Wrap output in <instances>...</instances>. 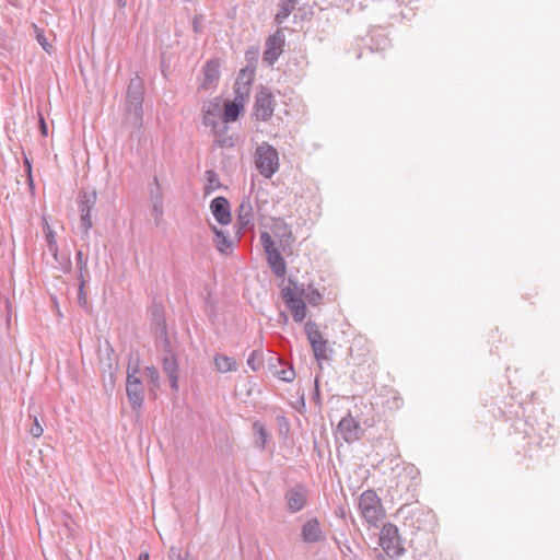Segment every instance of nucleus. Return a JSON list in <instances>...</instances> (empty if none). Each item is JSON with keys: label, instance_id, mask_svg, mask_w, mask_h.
<instances>
[{"label": "nucleus", "instance_id": "dca6fc26", "mask_svg": "<svg viewBox=\"0 0 560 560\" xmlns=\"http://www.w3.org/2000/svg\"><path fill=\"white\" fill-rule=\"evenodd\" d=\"M211 212L214 219L222 225L231 222V208L226 198L217 197L210 203Z\"/></svg>", "mask_w": 560, "mask_h": 560}, {"label": "nucleus", "instance_id": "f257e3e1", "mask_svg": "<svg viewBox=\"0 0 560 560\" xmlns=\"http://www.w3.org/2000/svg\"><path fill=\"white\" fill-rule=\"evenodd\" d=\"M143 86L139 77L132 78L127 90L126 110L130 124L140 128L142 124Z\"/></svg>", "mask_w": 560, "mask_h": 560}, {"label": "nucleus", "instance_id": "4468645a", "mask_svg": "<svg viewBox=\"0 0 560 560\" xmlns=\"http://www.w3.org/2000/svg\"><path fill=\"white\" fill-rule=\"evenodd\" d=\"M307 491L301 486L291 488L285 493L288 509L291 513H298L305 506Z\"/></svg>", "mask_w": 560, "mask_h": 560}, {"label": "nucleus", "instance_id": "4be33fe9", "mask_svg": "<svg viewBox=\"0 0 560 560\" xmlns=\"http://www.w3.org/2000/svg\"><path fill=\"white\" fill-rule=\"evenodd\" d=\"M245 100L246 98H238V96L235 95V98L232 102L225 103L223 113L224 122H232L237 120L241 112L244 108Z\"/></svg>", "mask_w": 560, "mask_h": 560}, {"label": "nucleus", "instance_id": "7c9ffc66", "mask_svg": "<svg viewBox=\"0 0 560 560\" xmlns=\"http://www.w3.org/2000/svg\"><path fill=\"white\" fill-rule=\"evenodd\" d=\"M34 33H35V37H36L38 44L43 47V49L45 51H47L48 54H51L54 51V47L48 42V37L45 34V32L42 28L34 25Z\"/></svg>", "mask_w": 560, "mask_h": 560}, {"label": "nucleus", "instance_id": "4c0bfd02", "mask_svg": "<svg viewBox=\"0 0 560 560\" xmlns=\"http://www.w3.org/2000/svg\"><path fill=\"white\" fill-rule=\"evenodd\" d=\"M43 432H44V429L40 425L38 418L36 416H34L33 425L30 429V434L33 438H39V436H42Z\"/></svg>", "mask_w": 560, "mask_h": 560}, {"label": "nucleus", "instance_id": "39448f33", "mask_svg": "<svg viewBox=\"0 0 560 560\" xmlns=\"http://www.w3.org/2000/svg\"><path fill=\"white\" fill-rule=\"evenodd\" d=\"M138 365L128 366L126 380V394L133 410L139 411L144 401V385L138 376Z\"/></svg>", "mask_w": 560, "mask_h": 560}, {"label": "nucleus", "instance_id": "412c9836", "mask_svg": "<svg viewBox=\"0 0 560 560\" xmlns=\"http://www.w3.org/2000/svg\"><path fill=\"white\" fill-rule=\"evenodd\" d=\"M271 232L277 238H279L283 246H290L293 242L292 231L287 222L281 218L272 220Z\"/></svg>", "mask_w": 560, "mask_h": 560}, {"label": "nucleus", "instance_id": "6ab92c4d", "mask_svg": "<svg viewBox=\"0 0 560 560\" xmlns=\"http://www.w3.org/2000/svg\"><path fill=\"white\" fill-rule=\"evenodd\" d=\"M338 430L347 442H353L359 439L360 425L351 416L341 419L338 424Z\"/></svg>", "mask_w": 560, "mask_h": 560}, {"label": "nucleus", "instance_id": "393cba45", "mask_svg": "<svg viewBox=\"0 0 560 560\" xmlns=\"http://www.w3.org/2000/svg\"><path fill=\"white\" fill-rule=\"evenodd\" d=\"M96 191L91 190L86 191L82 195L80 202V212L81 213H91L95 203H96Z\"/></svg>", "mask_w": 560, "mask_h": 560}, {"label": "nucleus", "instance_id": "c85d7f7f", "mask_svg": "<svg viewBox=\"0 0 560 560\" xmlns=\"http://www.w3.org/2000/svg\"><path fill=\"white\" fill-rule=\"evenodd\" d=\"M144 372L150 383V390L155 392L159 389L161 385V377L158 369L153 365L147 366Z\"/></svg>", "mask_w": 560, "mask_h": 560}, {"label": "nucleus", "instance_id": "1a4fd4ad", "mask_svg": "<svg viewBox=\"0 0 560 560\" xmlns=\"http://www.w3.org/2000/svg\"><path fill=\"white\" fill-rule=\"evenodd\" d=\"M380 546L390 558L400 557L405 549L401 546L398 528L392 524H385L380 533Z\"/></svg>", "mask_w": 560, "mask_h": 560}, {"label": "nucleus", "instance_id": "58836bf2", "mask_svg": "<svg viewBox=\"0 0 560 560\" xmlns=\"http://www.w3.org/2000/svg\"><path fill=\"white\" fill-rule=\"evenodd\" d=\"M278 374H279V377L284 382H291V381H293V378L295 376V373L292 368H290L289 370H282Z\"/></svg>", "mask_w": 560, "mask_h": 560}, {"label": "nucleus", "instance_id": "2f4dec72", "mask_svg": "<svg viewBox=\"0 0 560 560\" xmlns=\"http://www.w3.org/2000/svg\"><path fill=\"white\" fill-rule=\"evenodd\" d=\"M305 332L307 335V339L310 343H314L315 340H323V336L320 331L317 328V325L315 323L308 322L305 324Z\"/></svg>", "mask_w": 560, "mask_h": 560}, {"label": "nucleus", "instance_id": "f03ea898", "mask_svg": "<svg viewBox=\"0 0 560 560\" xmlns=\"http://www.w3.org/2000/svg\"><path fill=\"white\" fill-rule=\"evenodd\" d=\"M359 509L362 517L371 526L377 527L378 523L385 517V510L374 490L369 489L360 495Z\"/></svg>", "mask_w": 560, "mask_h": 560}, {"label": "nucleus", "instance_id": "c03bdc74", "mask_svg": "<svg viewBox=\"0 0 560 560\" xmlns=\"http://www.w3.org/2000/svg\"><path fill=\"white\" fill-rule=\"evenodd\" d=\"M138 560H149V552L143 551L139 555Z\"/></svg>", "mask_w": 560, "mask_h": 560}, {"label": "nucleus", "instance_id": "0eeeda50", "mask_svg": "<svg viewBox=\"0 0 560 560\" xmlns=\"http://www.w3.org/2000/svg\"><path fill=\"white\" fill-rule=\"evenodd\" d=\"M222 110L220 97L205 101L201 106L202 125L211 128L212 132H226L228 126L219 121Z\"/></svg>", "mask_w": 560, "mask_h": 560}, {"label": "nucleus", "instance_id": "ddd939ff", "mask_svg": "<svg viewBox=\"0 0 560 560\" xmlns=\"http://www.w3.org/2000/svg\"><path fill=\"white\" fill-rule=\"evenodd\" d=\"M150 200H151V214L154 219L155 225H160L163 220V196L159 187L158 178H154V183L150 188Z\"/></svg>", "mask_w": 560, "mask_h": 560}, {"label": "nucleus", "instance_id": "f704fd0d", "mask_svg": "<svg viewBox=\"0 0 560 560\" xmlns=\"http://www.w3.org/2000/svg\"><path fill=\"white\" fill-rule=\"evenodd\" d=\"M214 136V143L220 148L233 145L232 139L226 136V132H212Z\"/></svg>", "mask_w": 560, "mask_h": 560}, {"label": "nucleus", "instance_id": "9d476101", "mask_svg": "<svg viewBox=\"0 0 560 560\" xmlns=\"http://www.w3.org/2000/svg\"><path fill=\"white\" fill-rule=\"evenodd\" d=\"M282 296L292 312L295 322L301 323L306 317L304 288L295 284L294 289L288 287L282 290Z\"/></svg>", "mask_w": 560, "mask_h": 560}, {"label": "nucleus", "instance_id": "a211bd4d", "mask_svg": "<svg viewBox=\"0 0 560 560\" xmlns=\"http://www.w3.org/2000/svg\"><path fill=\"white\" fill-rule=\"evenodd\" d=\"M254 75V70L249 68L240 71L235 81V94L238 98H246L248 96Z\"/></svg>", "mask_w": 560, "mask_h": 560}, {"label": "nucleus", "instance_id": "aec40b11", "mask_svg": "<svg viewBox=\"0 0 560 560\" xmlns=\"http://www.w3.org/2000/svg\"><path fill=\"white\" fill-rule=\"evenodd\" d=\"M151 323L155 327L159 335V342L167 338L166 323L164 317V308L162 305L153 304L151 306Z\"/></svg>", "mask_w": 560, "mask_h": 560}, {"label": "nucleus", "instance_id": "e433bc0d", "mask_svg": "<svg viewBox=\"0 0 560 560\" xmlns=\"http://www.w3.org/2000/svg\"><path fill=\"white\" fill-rule=\"evenodd\" d=\"M47 245L50 254L54 256L56 260H58V246L55 235L51 231L47 234Z\"/></svg>", "mask_w": 560, "mask_h": 560}, {"label": "nucleus", "instance_id": "6e6552de", "mask_svg": "<svg viewBox=\"0 0 560 560\" xmlns=\"http://www.w3.org/2000/svg\"><path fill=\"white\" fill-rule=\"evenodd\" d=\"M266 203V200L260 202L258 197H256L255 201H253L249 197L243 198L237 213V222L240 228L243 230H249L254 228L255 217L256 214L264 215L262 210Z\"/></svg>", "mask_w": 560, "mask_h": 560}, {"label": "nucleus", "instance_id": "2eb2a0df", "mask_svg": "<svg viewBox=\"0 0 560 560\" xmlns=\"http://www.w3.org/2000/svg\"><path fill=\"white\" fill-rule=\"evenodd\" d=\"M301 537L304 542L315 544L325 539V534L317 518H310L302 527Z\"/></svg>", "mask_w": 560, "mask_h": 560}, {"label": "nucleus", "instance_id": "a878e982", "mask_svg": "<svg viewBox=\"0 0 560 560\" xmlns=\"http://www.w3.org/2000/svg\"><path fill=\"white\" fill-rule=\"evenodd\" d=\"M253 431L256 434V445L258 448L264 450L268 441V432L260 421L253 423Z\"/></svg>", "mask_w": 560, "mask_h": 560}, {"label": "nucleus", "instance_id": "a18cd8bd", "mask_svg": "<svg viewBox=\"0 0 560 560\" xmlns=\"http://www.w3.org/2000/svg\"><path fill=\"white\" fill-rule=\"evenodd\" d=\"M118 1V4L120 7H125L126 5V0H117Z\"/></svg>", "mask_w": 560, "mask_h": 560}, {"label": "nucleus", "instance_id": "b1692460", "mask_svg": "<svg viewBox=\"0 0 560 560\" xmlns=\"http://www.w3.org/2000/svg\"><path fill=\"white\" fill-rule=\"evenodd\" d=\"M296 0H280L279 10L276 14V22L282 24L295 9Z\"/></svg>", "mask_w": 560, "mask_h": 560}, {"label": "nucleus", "instance_id": "37998d69", "mask_svg": "<svg viewBox=\"0 0 560 560\" xmlns=\"http://www.w3.org/2000/svg\"><path fill=\"white\" fill-rule=\"evenodd\" d=\"M247 364L249 366H252L253 370H257L258 368L255 365V358H254V353H252V355L248 358L247 360Z\"/></svg>", "mask_w": 560, "mask_h": 560}, {"label": "nucleus", "instance_id": "f3484780", "mask_svg": "<svg viewBox=\"0 0 560 560\" xmlns=\"http://www.w3.org/2000/svg\"><path fill=\"white\" fill-rule=\"evenodd\" d=\"M220 78V63L218 60H210L203 67V78L200 84L202 90H210L213 88Z\"/></svg>", "mask_w": 560, "mask_h": 560}, {"label": "nucleus", "instance_id": "423d86ee", "mask_svg": "<svg viewBox=\"0 0 560 560\" xmlns=\"http://www.w3.org/2000/svg\"><path fill=\"white\" fill-rule=\"evenodd\" d=\"M259 238L272 272L279 278L284 277L287 272V264L279 249L276 247L271 235L268 232H261Z\"/></svg>", "mask_w": 560, "mask_h": 560}, {"label": "nucleus", "instance_id": "7ed1b4c3", "mask_svg": "<svg viewBox=\"0 0 560 560\" xmlns=\"http://www.w3.org/2000/svg\"><path fill=\"white\" fill-rule=\"evenodd\" d=\"M255 164L265 178H270L279 170V155L276 148L267 142L257 147L255 152Z\"/></svg>", "mask_w": 560, "mask_h": 560}, {"label": "nucleus", "instance_id": "bb28decb", "mask_svg": "<svg viewBox=\"0 0 560 560\" xmlns=\"http://www.w3.org/2000/svg\"><path fill=\"white\" fill-rule=\"evenodd\" d=\"M212 230L215 235L214 243H215L218 249L221 253H224L226 249H229L231 247V245H232L231 241L225 235V233L223 231L219 230L217 226H213Z\"/></svg>", "mask_w": 560, "mask_h": 560}, {"label": "nucleus", "instance_id": "a19ab883", "mask_svg": "<svg viewBox=\"0 0 560 560\" xmlns=\"http://www.w3.org/2000/svg\"><path fill=\"white\" fill-rule=\"evenodd\" d=\"M79 282L81 283V279H79ZM79 301L81 304L86 303L84 292H83V287L82 288L80 287V290H79Z\"/></svg>", "mask_w": 560, "mask_h": 560}, {"label": "nucleus", "instance_id": "79ce46f5", "mask_svg": "<svg viewBox=\"0 0 560 560\" xmlns=\"http://www.w3.org/2000/svg\"><path fill=\"white\" fill-rule=\"evenodd\" d=\"M39 121H40V130H42V133H43L44 136H47V125H46V122H45L44 118H43V117H40Z\"/></svg>", "mask_w": 560, "mask_h": 560}, {"label": "nucleus", "instance_id": "9b49d317", "mask_svg": "<svg viewBox=\"0 0 560 560\" xmlns=\"http://www.w3.org/2000/svg\"><path fill=\"white\" fill-rule=\"evenodd\" d=\"M275 110V101L272 94L267 89H261L256 95L255 115L257 119L267 121L271 118Z\"/></svg>", "mask_w": 560, "mask_h": 560}, {"label": "nucleus", "instance_id": "cd10ccee", "mask_svg": "<svg viewBox=\"0 0 560 560\" xmlns=\"http://www.w3.org/2000/svg\"><path fill=\"white\" fill-rule=\"evenodd\" d=\"M77 266L79 270V279H81V288L85 284L84 277L89 273L88 258L83 255L82 250H78L75 255Z\"/></svg>", "mask_w": 560, "mask_h": 560}, {"label": "nucleus", "instance_id": "ea45409f", "mask_svg": "<svg viewBox=\"0 0 560 560\" xmlns=\"http://www.w3.org/2000/svg\"><path fill=\"white\" fill-rule=\"evenodd\" d=\"M170 560H184L180 548L172 547L168 552Z\"/></svg>", "mask_w": 560, "mask_h": 560}, {"label": "nucleus", "instance_id": "72a5a7b5", "mask_svg": "<svg viewBox=\"0 0 560 560\" xmlns=\"http://www.w3.org/2000/svg\"><path fill=\"white\" fill-rule=\"evenodd\" d=\"M206 178L208 182V185L206 186V192H210L214 190L217 187H219V177L214 171H207L206 172Z\"/></svg>", "mask_w": 560, "mask_h": 560}, {"label": "nucleus", "instance_id": "20e7f679", "mask_svg": "<svg viewBox=\"0 0 560 560\" xmlns=\"http://www.w3.org/2000/svg\"><path fill=\"white\" fill-rule=\"evenodd\" d=\"M159 351L163 372L170 381V385L174 392L178 390V362L168 338H164L159 342Z\"/></svg>", "mask_w": 560, "mask_h": 560}, {"label": "nucleus", "instance_id": "c9c22d12", "mask_svg": "<svg viewBox=\"0 0 560 560\" xmlns=\"http://www.w3.org/2000/svg\"><path fill=\"white\" fill-rule=\"evenodd\" d=\"M92 225H93V223H92L91 213H81L80 228L82 230L83 235L86 236L89 234V231L92 228Z\"/></svg>", "mask_w": 560, "mask_h": 560}, {"label": "nucleus", "instance_id": "473e14b6", "mask_svg": "<svg viewBox=\"0 0 560 560\" xmlns=\"http://www.w3.org/2000/svg\"><path fill=\"white\" fill-rule=\"evenodd\" d=\"M304 300H306L311 305H318L322 301V294L318 290L308 287L304 289Z\"/></svg>", "mask_w": 560, "mask_h": 560}, {"label": "nucleus", "instance_id": "c756f323", "mask_svg": "<svg viewBox=\"0 0 560 560\" xmlns=\"http://www.w3.org/2000/svg\"><path fill=\"white\" fill-rule=\"evenodd\" d=\"M311 346L317 361L327 359V341L325 339L315 340Z\"/></svg>", "mask_w": 560, "mask_h": 560}, {"label": "nucleus", "instance_id": "5701e85b", "mask_svg": "<svg viewBox=\"0 0 560 560\" xmlns=\"http://www.w3.org/2000/svg\"><path fill=\"white\" fill-rule=\"evenodd\" d=\"M214 365H215V369L220 373H228V372L236 371V369H237L236 360L231 357L223 355V354L214 355Z\"/></svg>", "mask_w": 560, "mask_h": 560}, {"label": "nucleus", "instance_id": "49530a36", "mask_svg": "<svg viewBox=\"0 0 560 560\" xmlns=\"http://www.w3.org/2000/svg\"><path fill=\"white\" fill-rule=\"evenodd\" d=\"M26 164H27L28 171H31V164L27 160H26Z\"/></svg>", "mask_w": 560, "mask_h": 560}, {"label": "nucleus", "instance_id": "f8f14e48", "mask_svg": "<svg viewBox=\"0 0 560 560\" xmlns=\"http://www.w3.org/2000/svg\"><path fill=\"white\" fill-rule=\"evenodd\" d=\"M284 46V34L277 31L270 35L266 40V49L264 51V60L269 65H273L282 54Z\"/></svg>", "mask_w": 560, "mask_h": 560}]
</instances>
